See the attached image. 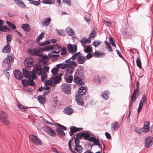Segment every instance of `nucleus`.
I'll return each mask as SVG.
<instances>
[{"instance_id":"obj_32","label":"nucleus","mask_w":153,"mask_h":153,"mask_svg":"<svg viewBox=\"0 0 153 153\" xmlns=\"http://www.w3.org/2000/svg\"><path fill=\"white\" fill-rule=\"evenodd\" d=\"M75 69V67H68L66 69V73L67 74H72Z\"/></svg>"},{"instance_id":"obj_58","label":"nucleus","mask_w":153,"mask_h":153,"mask_svg":"<svg viewBox=\"0 0 153 153\" xmlns=\"http://www.w3.org/2000/svg\"><path fill=\"white\" fill-rule=\"evenodd\" d=\"M78 129L77 127L75 126H72L70 128V130H71L74 133L77 131Z\"/></svg>"},{"instance_id":"obj_46","label":"nucleus","mask_w":153,"mask_h":153,"mask_svg":"<svg viewBox=\"0 0 153 153\" xmlns=\"http://www.w3.org/2000/svg\"><path fill=\"white\" fill-rule=\"evenodd\" d=\"M66 81L68 83L71 82L73 80V76L72 75H70L67 76L65 79Z\"/></svg>"},{"instance_id":"obj_20","label":"nucleus","mask_w":153,"mask_h":153,"mask_svg":"<svg viewBox=\"0 0 153 153\" xmlns=\"http://www.w3.org/2000/svg\"><path fill=\"white\" fill-rule=\"evenodd\" d=\"M16 4L19 7L24 8L26 6L24 2L21 0H13Z\"/></svg>"},{"instance_id":"obj_45","label":"nucleus","mask_w":153,"mask_h":153,"mask_svg":"<svg viewBox=\"0 0 153 153\" xmlns=\"http://www.w3.org/2000/svg\"><path fill=\"white\" fill-rule=\"evenodd\" d=\"M4 124L6 125H8L10 124V122L7 118V117L1 121Z\"/></svg>"},{"instance_id":"obj_8","label":"nucleus","mask_w":153,"mask_h":153,"mask_svg":"<svg viewBox=\"0 0 153 153\" xmlns=\"http://www.w3.org/2000/svg\"><path fill=\"white\" fill-rule=\"evenodd\" d=\"M33 60L30 56L26 58L24 62V65L26 68H30L32 67L33 64Z\"/></svg>"},{"instance_id":"obj_60","label":"nucleus","mask_w":153,"mask_h":153,"mask_svg":"<svg viewBox=\"0 0 153 153\" xmlns=\"http://www.w3.org/2000/svg\"><path fill=\"white\" fill-rule=\"evenodd\" d=\"M93 56V54L91 53H88L87 55L86 56L85 59L86 58L87 59H89Z\"/></svg>"},{"instance_id":"obj_31","label":"nucleus","mask_w":153,"mask_h":153,"mask_svg":"<svg viewBox=\"0 0 153 153\" xmlns=\"http://www.w3.org/2000/svg\"><path fill=\"white\" fill-rule=\"evenodd\" d=\"M56 67L58 68H61L62 69H64L66 68H67L66 63H61L56 65Z\"/></svg>"},{"instance_id":"obj_57","label":"nucleus","mask_w":153,"mask_h":153,"mask_svg":"<svg viewBox=\"0 0 153 153\" xmlns=\"http://www.w3.org/2000/svg\"><path fill=\"white\" fill-rule=\"evenodd\" d=\"M8 26L5 25L2 26L0 27V31H4L5 30H6V29H7Z\"/></svg>"},{"instance_id":"obj_42","label":"nucleus","mask_w":153,"mask_h":153,"mask_svg":"<svg viewBox=\"0 0 153 153\" xmlns=\"http://www.w3.org/2000/svg\"><path fill=\"white\" fill-rule=\"evenodd\" d=\"M96 32L95 30V28H93L91 31L89 37L91 38V37L94 38L96 36Z\"/></svg>"},{"instance_id":"obj_17","label":"nucleus","mask_w":153,"mask_h":153,"mask_svg":"<svg viewBox=\"0 0 153 153\" xmlns=\"http://www.w3.org/2000/svg\"><path fill=\"white\" fill-rule=\"evenodd\" d=\"M14 75L17 79L21 80L23 78L22 73L19 70H16L14 72Z\"/></svg>"},{"instance_id":"obj_34","label":"nucleus","mask_w":153,"mask_h":153,"mask_svg":"<svg viewBox=\"0 0 153 153\" xmlns=\"http://www.w3.org/2000/svg\"><path fill=\"white\" fill-rule=\"evenodd\" d=\"M55 125L56 127H59L62 130H66L67 129L66 127L61 124L57 123H55Z\"/></svg>"},{"instance_id":"obj_39","label":"nucleus","mask_w":153,"mask_h":153,"mask_svg":"<svg viewBox=\"0 0 153 153\" xmlns=\"http://www.w3.org/2000/svg\"><path fill=\"white\" fill-rule=\"evenodd\" d=\"M136 64L137 65L140 69H141L142 68L141 63L140 59L139 57L137 58L136 59Z\"/></svg>"},{"instance_id":"obj_63","label":"nucleus","mask_w":153,"mask_h":153,"mask_svg":"<svg viewBox=\"0 0 153 153\" xmlns=\"http://www.w3.org/2000/svg\"><path fill=\"white\" fill-rule=\"evenodd\" d=\"M53 84V82L50 80H47L45 82V84L48 85H51Z\"/></svg>"},{"instance_id":"obj_14","label":"nucleus","mask_w":153,"mask_h":153,"mask_svg":"<svg viewBox=\"0 0 153 153\" xmlns=\"http://www.w3.org/2000/svg\"><path fill=\"white\" fill-rule=\"evenodd\" d=\"M74 80L76 84L78 85H83L85 82H83L82 79L79 76V75L77 73H75L74 75Z\"/></svg>"},{"instance_id":"obj_27","label":"nucleus","mask_w":153,"mask_h":153,"mask_svg":"<svg viewBox=\"0 0 153 153\" xmlns=\"http://www.w3.org/2000/svg\"><path fill=\"white\" fill-rule=\"evenodd\" d=\"M37 100L41 104H44L46 101L45 98L42 95L38 96Z\"/></svg>"},{"instance_id":"obj_23","label":"nucleus","mask_w":153,"mask_h":153,"mask_svg":"<svg viewBox=\"0 0 153 153\" xmlns=\"http://www.w3.org/2000/svg\"><path fill=\"white\" fill-rule=\"evenodd\" d=\"M34 70V69H33V71ZM35 70L36 73H37V74L39 76H40L42 74V68L40 66H36L35 68Z\"/></svg>"},{"instance_id":"obj_47","label":"nucleus","mask_w":153,"mask_h":153,"mask_svg":"<svg viewBox=\"0 0 153 153\" xmlns=\"http://www.w3.org/2000/svg\"><path fill=\"white\" fill-rule=\"evenodd\" d=\"M53 49L55 50H57L58 52H60L62 50V48L61 46L58 44H56L54 45V47H53Z\"/></svg>"},{"instance_id":"obj_59","label":"nucleus","mask_w":153,"mask_h":153,"mask_svg":"<svg viewBox=\"0 0 153 153\" xmlns=\"http://www.w3.org/2000/svg\"><path fill=\"white\" fill-rule=\"evenodd\" d=\"M63 1L65 3L68 5L69 6L71 5V0H63Z\"/></svg>"},{"instance_id":"obj_10","label":"nucleus","mask_w":153,"mask_h":153,"mask_svg":"<svg viewBox=\"0 0 153 153\" xmlns=\"http://www.w3.org/2000/svg\"><path fill=\"white\" fill-rule=\"evenodd\" d=\"M153 143V138L151 136H148L145 139V146L147 148L150 147Z\"/></svg>"},{"instance_id":"obj_12","label":"nucleus","mask_w":153,"mask_h":153,"mask_svg":"<svg viewBox=\"0 0 153 153\" xmlns=\"http://www.w3.org/2000/svg\"><path fill=\"white\" fill-rule=\"evenodd\" d=\"M149 124L150 123L148 121H146L144 123L143 127L142 128V130L143 132L147 133L149 131L152 132V129L150 130Z\"/></svg>"},{"instance_id":"obj_40","label":"nucleus","mask_w":153,"mask_h":153,"mask_svg":"<svg viewBox=\"0 0 153 153\" xmlns=\"http://www.w3.org/2000/svg\"><path fill=\"white\" fill-rule=\"evenodd\" d=\"M84 51L85 53H90V52L92 51V49L91 46H88L86 48H85Z\"/></svg>"},{"instance_id":"obj_55","label":"nucleus","mask_w":153,"mask_h":153,"mask_svg":"<svg viewBox=\"0 0 153 153\" xmlns=\"http://www.w3.org/2000/svg\"><path fill=\"white\" fill-rule=\"evenodd\" d=\"M147 97H146V96L145 94H144L143 95V97L142 98L141 100L140 101V103H141L144 104L146 101V99Z\"/></svg>"},{"instance_id":"obj_62","label":"nucleus","mask_w":153,"mask_h":153,"mask_svg":"<svg viewBox=\"0 0 153 153\" xmlns=\"http://www.w3.org/2000/svg\"><path fill=\"white\" fill-rule=\"evenodd\" d=\"M79 140L78 139V137H75L74 139V142L75 143V145L76 146L78 145H79Z\"/></svg>"},{"instance_id":"obj_11","label":"nucleus","mask_w":153,"mask_h":153,"mask_svg":"<svg viewBox=\"0 0 153 153\" xmlns=\"http://www.w3.org/2000/svg\"><path fill=\"white\" fill-rule=\"evenodd\" d=\"M72 60L71 57L66 60L65 61V63H66L67 68L68 67H75V66L77 65V63L75 62L74 61Z\"/></svg>"},{"instance_id":"obj_19","label":"nucleus","mask_w":153,"mask_h":153,"mask_svg":"<svg viewBox=\"0 0 153 153\" xmlns=\"http://www.w3.org/2000/svg\"><path fill=\"white\" fill-rule=\"evenodd\" d=\"M73 110L69 106H66L64 110V113L68 115H71L73 112Z\"/></svg>"},{"instance_id":"obj_26","label":"nucleus","mask_w":153,"mask_h":153,"mask_svg":"<svg viewBox=\"0 0 153 153\" xmlns=\"http://www.w3.org/2000/svg\"><path fill=\"white\" fill-rule=\"evenodd\" d=\"M53 46L52 45H47L43 47L42 49L41 48L40 51H47L50 50H52L53 49Z\"/></svg>"},{"instance_id":"obj_61","label":"nucleus","mask_w":153,"mask_h":153,"mask_svg":"<svg viewBox=\"0 0 153 153\" xmlns=\"http://www.w3.org/2000/svg\"><path fill=\"white\" fill-rule=\"evenodd\" d=\"M61 51H62L61 53V54L62 55H65L67 53V51L65 47H63Z\"/></svg>"},{"instance_id":"obj_2","label":"nucleus","mask_w":153,"mask_h":153,"mask_svg":"<svg viewBox=\"0 0 153 153\" xmlns=\"http://www.w3.org/2000/svg\"><path fill=\"white\" fill-rule=\"evenodd\" d=\"M14 61V58L12 54H10L8 55H7L6 58L4 59L3 62V65H7V70L9 71L10 69L11 68V64L10 63L13 62Z\"/></svg>"},{"instance_id":"obj_35","label":"nucleus","mask_w":153,"mask_h":153,"mask_svg":"<svg viewBox=\"0 0 153 153\" xmlns=\"http://www.w3.org/2000/svg\"><path fill=\"white\" fill-rule=\"evenodd\" d=\"M55 2L54 0H43L42 3L44 4H51Z\"/></svg>"},{"instance_id":"obj_25","label":"nucleus","mask_w":153,"mask_h":153,"mask_svg":"<svg viewBox=\"0 0 153 153\" xmlns=\"http://www.w3.org/2000/svg\"><path fill=\"white\" fill-rule=\"evenodd\" d=\"M91 38L90 37H88V39H86L85 37H83L80 40V42L81 43H89L91 42Z\"/></svg>"},{"instance_id":"obj_28","label":"nucleus","mask_w":153,"mask_h":153,"mask_svg":"<svg viewBox=\"0 0 153 153\" xmlns=\"http://www.w3.org/2000/svg\"><path fill=\"white\" fill-rule=\"evenodd\" d=\"M67 34L69 36H72L74 34V31L70 27H68L65 30Z\"/></svg>"},{"instance_id":"obj_16","label":"nucleus","mask_w":153,"mask_h":153,"mask_svg":"<svg viewBox=\"0 0 153 153\" xmlns=\"http://www.w3.org/2000/svg\"><path fill=\"white\" fill-rule=\"evenodd\" d=\"M22 71L24 76L25 77L28 78V79L30 77H31L32 73H35L33 72L32 73L31 71L30 72L27 69L25 68H24L23 69Z\"/></svg>"},{"instance_id":"obj_52","label":"nucleus","mask_w":153,"mask_h":153,"mask_svg":"<svg viewBox=\"0 0 153 153\" xmlns=\"http://www.w3.org/2000/svg\"><path fill=\"white\" fill-rule=\"evenodd\" d=\"M50 68L48 66L47 67L46 66H45L43 67L42 68V73H46V72L48 71V70Z\"/></svg>"},{"instance_id":"obj_56","label":"nucleus","mask_w":153,"mask_h":153,"mask_svg":"<svg viewBox=\"0 0 153 153\" xmlns=\"http://www.w3.org/2000/svg\"><path fill=\"white\" fill-rule=\"evenodd\" d=\"M109 41L110 42L111 44L113 46L115 47L116 46V45L114 42V39L111 37H109Z\"/></svg>"},{"instance_id":"obj_1","label":"nucleus","mask_w":153,"mask_h":153,"mask_svg":"<svg viewBox=\"0 0 153 153\" xmlns=\"http://www.w3.org/2000/svg\"><path fill=\"white\" fill-rule=\"evenodd\" d=\"M71 59L73 60L77 59V63L80 64H84L86 60L85 57L80 52H78L73 55L71 57Z\"/></svg>"},{"instance_id":"obj_36","label":"nucleus","mask_w":153,"mask_h":153,"mask_svg":"<svg viewBox=\"0 0 153 153\" xmlns=\"http://www.w3.org/2000/svg\"><path fill=\"white\" fill-rule=\"evenodd\" d=\"M7 43V44H10L12 40V37L11 34H7L6 35Z\"/></svg>"},{"instance_id":"obj_24","label":"nucleus","mask_w":153,"mask_h":153,"mask_svg":"<svg viewBox=\"0 0 153 153\" xmlns=\"http://www.w3.org/2000/svg\"><path fill=\"white\" fill-rule=\"evenodd\" d=\"M11 51V46L9 44H7L6 46L3 48L2 52L5 53H9Z\"/></svg>"},{"instance_id":"obj_5","label":"nucleus","mask_w":153,"mask_h":153,"mask_svg":"<svg viewBox=\"0 0 153 153\" xmlns=\"http://www.w3.org/2000/svg\"><path fill=\"white\" fill-rule=\"evenodd\" d=\"M71 85L70 84L64 83L61 86L62 91L66 94H69L71 92Z\"/></svg>"},{"instance_id":"obj_13","label":"nucleus","mask_w":153,"mask_h":153,"mask_svg":"<svg viewBox=\"0 0 153 153\" xmlns=\"http://www.w3.org/2000/svg\"><path fill=\"white\" fill-rule=\"evenodd\" d=\"M36 76L35 73H32L31 77L29 78V85L32 86H34L36 85V84L34 82L33 80L36 79Z\"/></svg>"},{"instance_id":"obj_18","label":"nucleus","mask_w":153,"mask_h":153,"mask_svg":"<svg viewBox=\"0 0 153 153\" xmlns=\"http://www.w3.org/2000/svg\"><path fill=\"white\" fill-rule=\"evenodd\" d=\"M51 19L50 16H48L47 18H44L42 22V24L44 27H47L50 23Z\"/></svg>"},{"instance_id":"obj_29","label":"nucleus","mask_w":153,"mask_h":153,"mask_svg":"<svg viewBox=\"0 0 153 153\" xmlns=\"http://www.w3.org/2000/svg\"><path fill=\"white\" fill-rule=\"evenodd\" d=\"M109 93L106 90L102 94V96L103 99L107 100L108 98Z\"/></svg>"},{"instance_id":"obj_51","label":"nucleus","mask_w":153,"mask_h":153,"mask_svg":"<svg viewBox=\"0 0 153 153\" xmlns=\"http://www.w3.org/2000/svg\"><path fill=\"white\" fill-rule=\"evenodd\" d=\"M58 68L57 67H55L52 69L51 72L53 75L56 74L58 73Z\"/></svg>"},{"instance_id":"obj_48","label":"nucleus","mask_w":153,"mask_h":153,"mask_svg":"<svg viewBox=\"0 0 153 153\" xmlns=\"http://www.w3.org/2000/svg\"><path fill=\"white\" fill-rule=\"evenodd\" d=\"M40 75H41V81L44 82L45 79L47 78L46 74V73H43Z\"/></svg>"},{"instance_id":"obj_64","label":"nucleus","mask_w":153,"mask_h":153,"mask_svg":"<svg viewBox=\"0 0 153 153\" xmlns=\"http://www.w3.org/2000/svg\"><path fill=\"white\" fill-rule=\"evenodd\" d=\"M135 131L137 133H138L139 134H141L142 133V129L141 130L139 128H136L135 129Z\"/></svg>"},{"instance_id":"obj_7","label":"nucleus","mask_w":153,"mask_h":153,"mask_svg":"<svg viewBox=\"0 0 153 153\" xmlns=\"http://www.w3.org/2000/svg\"><path fill=\"white\" fill-rule=\"evenodd\" d=\"M67 48L69 52L73 55L76 53L77 51V46L76 44L72 45L69 43L68 45Z\"/></svg>"},{"instance_id":"obj_44","label":"nucleus","mask_w":153,"mask_h":153,"mask_svg":"<svg viewBox=\"0 0 153 153\" xmlns=\"http://www.w3.org/2000/svg\"><path fill=\"white\" fill-rule=\"evenodd\" d=\"M22 84L24 86H27L29 85V81L24 79L22 81Z\"/></svg>"},{"instance_id":"obj_37","label":"nucleus","mask_w":153,"mask_h":153,"mask_svg":"<svg viewBox=\"0 0 153 153\" xmlns=\"http://www.w3.org/2000/svg\"><path fill=\"white\" fill-rule=\"evenodd\" d=\"M58 102L57 97H56V98H54L52 102V106L54 107H56L57 105Z\"/></svg>"},{"instance_id":"obj_15","label":"nucleus","mask_w":153,"mask_h":153,"mask_svg":"<svg viewBox=\"0 0 153 153\" xmlns=\"http://www.w3.org/2000/svg\"><path fill=\"white\" fill-rule=\"evenodd\" d=\"M76 100L78 103L79 105L81 106H83L84 105L83 100L84 98L85 100L86 99L85 98V97H83L81 96H75Z\"/></svg>"},{"instance_id":"obj_21","label":"nucleus","mask_w":153,"mask_h":153,"mask_svg":"<svg viewBox=\"0 0 153 153\" xmlns=\"http://www.w3.org/2000/svg\"><path fill=\"white\" fill-rule=\"evenodd\" d=\"M62 74H59V75L56 76L53 79V81L55 84H57L59 82V81L61 80V77Z\"/></svg>"},{"instance_id":"obj_53","label":"nucleus","mask_w":153,"mask_h":153,"mask_svg":"<svg viewBox=\"0 0 153 153\" xmlns=\"http://www.w3.org/2000/svg\"><path fill=\"white\" fill-rule=\"evenodd\" d=\"M101 42L100 41H94L92 45L95 47H97L100 45Z\"/></svg>"},{"instance_id":"obj_6","label":"nucleus","mask_w":153,"mask_h":153,"mask_svg":"<svg viewBox=\"0 0 153 153\" xmlns=\"http://www.w3.org/2000/svg\"><path fill=\"white\" fill-rule=\"evenodd\" d=\"M31 141L34 144L40 146L42 144V142L37 136L32 134L30 137Z\"/></svg>"},{"instance_id":"obj_54","label":"nucleus","mask_w":153,"mask_h":153,"mask_svg":"<svg viewBox=\"0 0 153 153\" xmlns=\"http://www.w3.org/2000/svg\"><path fill=\"white\" fill-rule=\"evenodd\" d=\"M30 4L36 6H39L40 4V2L39 1H36L33 0H30Z\"/></svg>"},{"instance_id":"obj_38","label":"nucleus","mask_w":153,"mask_h":153,"mask_svg":"<svg viewBox=\"0 0 153 153\" xmlns=\"http://www.w3.org/2000/svg\"><path fill=\"white\" fill-rule=\"evenodd\" d=\"M45 33L44 32H42L38 35L36 39L37 42H39L40 40H41L44 36Z\"/></svg>"},{"instance_id":"obj_30","label":"nucleus","mask_w":153,"mask_h":153,"mask_svg":"<svg viewBox=\"0 0 153 153\" xmlns=\"http://www.w3.org/2000/svg\"><path fill=\"white\" fill-rule=\"evenodd\" d=\"M7 114L5 112L3 111H0V120L1 121L5 118L7 117Z\"/></svg>"},{"instance_id":"obj_33","label":"nucleus","mask_w":153,"mask_h":153,"mask_svg":"<svg viewBox=\"0 0 153 153\" xmlns=\"http://www.w3.org/2000/svg\"><path fill=\"white\" fill-rule=\"evenodd\" d=\"M119 127L118 123L116 121L114 123H113L111 125V129L113 130H116Z\"/></svg>"},{"instance_id":"obj_3","label":"nucleus","mask_w":153,"mask_h":153,"mask_svg":"<svg viewBox=\"0 0 153 153\" xmlns=\"http://www.w3.org/2000/svg\"><path fill=\"white\" fill-rule=\"evenodd\" d=\"M87 88L82 86L79 89L78 91V94L75 96H81L83 97H86V99L89 98V96L88 95L87 91Z\"/></svg>"},{"instance_id":"obj_41","label":"nucleus","mask_w":153,"mask_h":153,"mask_svg":"<svg viewBox=\"0 0 153 153\" xmlns=\"http://www.w3.org/2000/svg\"><path fill=\"white\" fill-rule=\"evenodd\" d=\"M83 137L86 140H88L89 137L90 136V134L88 132H85V133H82Z\"/></svg>"},{"instance_id":"obj_49","label":"nucleus","mask_w":153,"mask_h":153,"mask_svg":"<svg viewBox=\"0 0 153 153\" xmlns=\"http://www.w3.org/2000/svg\"><path fill=\"white\" fill-rule=\"evenodd\" d=\"M48 56L49 58L57 59L59 57V55H58L53 54L52 53H50L48 54Z\"/></svg>"},{"instance_id":"obj_50","label":"nucleus","mask_w":153,"mask_h":153,"mask_svg":"<svg viewBox=\"0 0 153 153\" xmlns=\"http://www.w3.org/2000/svg\"><path fill=\"white\" fill-rule=\"evenodd\" d=\"M17 105L18 106V107L20 110H23L24 109H27V107H25L23 105H22L19 102L17 103Z\"/></svg>"},{"instance_id":"obj_22","label":"nucleus","mask_w":153,"mask_h":153,"mask_svg":"<svg viewBox=\"0 0 153 153\" xmlns=\"http://www.w3.org/2000/svg\"><path fill=\"white\" fill-rule=\"evenodd\" d=\"M21 27L24 31L27 32H28L30 30V26L29 25L27 24H22L21 26Z\"/></svg>"},{"instance_id":"obj_9","label":"nucleus","mask_w":153,"mask_h":153,"mask_svg":"<svg viewBox=\"0 0 153 153\" xmlns=\"http://www.w3.org/2000/svg\"><path fill=\"white\" fill-rule=\"evenodd\" d=\"M43 130L52 137L56 136L54 130L49 126H45L43 127Z\"/></svg>"},{"instance_id":"obj_43","label":"nucleus","mask_w":153,"mask_h":153,"mask_svg":"<svg viewBox=\"0 0 153 153\" xmlns=\"http://www.w3.org/2000/svg\"><path fill=\"white\" fill-rule=\"evenodd\" d=\"M6 23L12 29L14 30L16 29L15 25L11 22L8 21H7L6 22Z\"/></svg>"},{"instance_id":"obj_4","label":"nucleus","mask_w":153,"mask_h":153,"mask_svg":"<svg viewBox=\"0 0 153 153\" xmlns=\"http://www.w3.org/2000/svg\"><path fill=\"white\" fill-rule=\"evenodd\" d=\"M41 48L37 49L29 48L28 49L27 51L29 54L33 56H39L40 57L44 56L40 54Z\"/></svg>"}]
</instances>
